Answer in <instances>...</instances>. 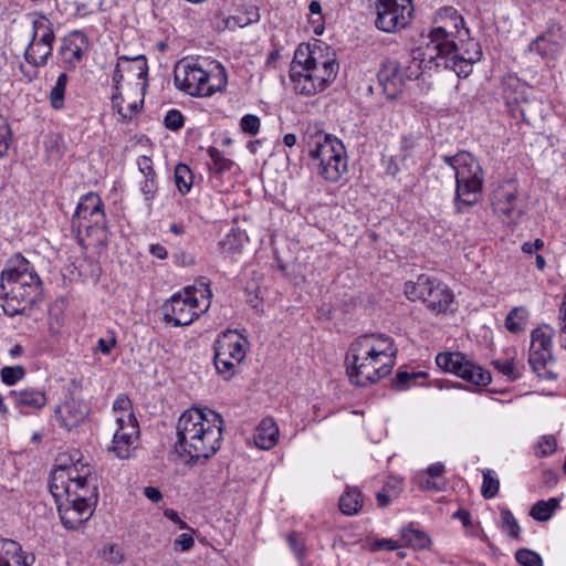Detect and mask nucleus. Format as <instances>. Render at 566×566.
Instances as JSON below:
<instances>
[{"label": "nucleus", "mask_w": 566, "mask_h": 566, "mask_svg": "<svg viewBox=\"0 0 566 566\" xmlns=\"http://www.w3.org/2000/svg\"><path fill=\"white\" fill-rule=\"evenodd\" d=\"M515 558L522 566H543L541 556L527 548H521L516 552Z\"/></svg>", "instance_id": "obj_46"}, {"label": "nucleus", "mask_w": 566, "mask_h": 566, "mask_svg": "<svg viewBox=\"0 0 566 566\" xmlns=\"http://www.w3.org/2000/svg\"><path fill=\"white\" fill-rule=\"evenodd\" d=\"M418 377H427V373L418 371V373H408V371H398L394 384L398 390H403L409 387L410 381L415 380Z\"/></svg>", "instance_id": "obj_48"}, {"label": "nucleus", "mask_w": 566, "mask_h": 566, "mask_svg": "<svg viewBox=\"0 0 566 566\" xmlns=\"http://www.w3.org/2000/svg\"><path fill=\"white\" fill-rule=\"evenodd\" d=\"M53 43L51 41L30 39L25 50L24 60L34 67H43L52 54Z\"/></svg>", "instance_id": "obj_26"}, {"label": "nucleus", "mask_w": 566, "mask_h": 566, "mask_svg": "<svg viewBox=\"0 0 566 566\" xmlns=\"http://www.w3.org/2000/svg\"><path fill=\"white\" fill-rule=\"evenodd\" d=\"M25 368L21 365L6 366L0 370V378L7 386H13L25 377Z\"/></svg>", "instance_id": "obj_42"}, {"label": "nucleus", "mask_w": 566, "mask_h": 566, "mask_svg": "<svg viewBox=\"0 0 566 566\" xmlns=\"http://www.w3.org/2000/svg\"><path fill=\"white\" fill-rule=\"evenodd\" d=\"M48 485L66 530H78L92 516L98 501V478L91 461L75 451L59 460Z\"/></svg>", "instance_id": "obj_1"}, {"label": "nucleus", "mask_w": 566, "mask_h": 566, "mask_svg": "<svg viewBox=\"0 0 566 566\" xmlns=\"http://www.w3.org/2000/svg\"><path fill=\"white\" fill-rule=\"evenodd\" d=\"M139 427H118L113 436V451L119 459H129L138 447Z\"/></svg>", "instance_id": "obj_20"}, {"label": "nucleus", "mask_w": 566, "mask_h": 566, "mask_svg": "<svg viewBox=\"0 0 566 566\" xmlns=\"http://www.w3.org/2000/svg\"><path fill=\"white\" fill-rule=\"evenodd\" d=\"M527 50L530 53H536L543 59L555 57L559 54L562 45L556 34L549 30L533 40Z\"/></svg>", "instance_id": "obj_27"}, {"label": "nucleus", "mask_w": 566, "mask_h": 566, "mask_svg": "<svg viewBox=\"0 0 566 566\" xmlns=\"http://www.w3.org/2000/svg\"><path fill=\"white\" fill-rule=\"evenodd\" d=\"M554 328L549 325H542L531 333L528 350V364L537 378L543 380H556L558 374L554 366L556 359L553 355Z\"/></svg>", "instance_id": "obj_12"}, {"label": "nucleus", "mask_w": 566, "mask_h": 566, "mask_svg": "<svg viewBox=\"0 0 566 566\" xmlns=\"http://www.w3.org/2000/svg\"><path fill=\"white\" fill-rule=\"evenodd\" d=\"M139 185L140 191L145 197V201L147 202V206L150 207L158 189L156 179L155 177H147L144 178Z\"/></svg>", "instance_id": "obj_50"}, {"label": "nucleus", "mask_w": 566, "mask_h": 566, "mask_svg": "<svg viewBox=\"0 0 566 566\" xmlns=\"http://www.w3.org/2000/svg\"><path fill=\"white\" fill-rule=\"evenodd\" d=\"M132 62L134 64V70L136 71V75L138 78H144L147 75L148 66H147V60L144 55H137L135 57H128L126 55L119 56L118 63L115 66L114 73H113V83L115 86V90H118V84L123 81V73L120 70L122 63H129Z\"/></svg>", "instance_id": "obj_31"}, {"label": "nucleus", "mask_w": 566, "mask_h": 566, "mask_svg": "<svg viewBox=\"0 0 566 566\" xmlns=\"http://www.w3.org/2000/svg\"><path fill=\"white\" fill-rule=\"evenodd\" d=\"M436 364L443 371L453 374L476 386H486L492 379L489 370L460 352L440 353L436 357Z\"/></svg>", "instance_id": "obj_15"}, {"label": "nucleus", "mask_w": 566, "mask_h": 566, "mask_svg": "<svg viewBox=\"0 0 566 566\" xmlns=\"http://www.w3.org/2000/svg\"><path fill=\"white\" fill-rule=\"evenodd\" d=\"M1 290L4 293L2 310L13 317L30 308L40 297L41 280L34 266L21 254H15L1 272Z\"/></svg>", "instance_id": "obj_3"}, {"label": "nucleus", "mask_w": 566, "mask_h": 566, "mask_svg": "<svg viewBox=\"0 0 566 566\" xmlns=\"http://www.w3.org/2000/svg\"><path fill=\"white\" fill-rule=\"evenodd\" d=\"M492 365L509 381H514L522 377V371L513 358L494 359Z\"/></svg>", "instance_id": "obj_38"}, {"label": "nucleus", "mask_w": 566, "mask_h": 566, "mask_svg": "<svg viewBox=\"0 0 566 566\" xmlns=\"http://www.w3.org/2000/svg\"><path fill=\"white\" fill-rule=\"evenodd\" d=\"M422 70L421 62L415 60L412 54L406 62L386 61L378 72V81L384 94L387 98H397L409 82L420 76Z\"/></svg>", "instance_id": "obj_14"}, {"label": "nucleus", "mask_w": 566, "mask_h": 566, "mask_svg": "<svg viewBox=\"0 0 566 566\" xmlns=\"http://www.w3.org/2000/svg\"><path fill=\"white\" fill-rule=\"evenodd\" d=\"M222 252L226 254H235L242 248L241 235L235 231L228 233L220 242Z\"/></svg>", "instance_id": "obj_44"}, {"label": "nucleus", "mask_w": 566, "mask_h": 566, "mask_svg": "<svg viewBox=\"0 0 566 566\" xmlns=\"http://www.w3.org/2000/svg\"><path fill=\"white\" fill-rule=\"evenodd\" d=\"M381 166L385 172L389 176H396L400 171V167L396 158L391 155H382Z\"/></svg>", "instance_id": "obj_57"}, {"label": "nucleus", "mask_w": 566, "mask_h": 566, "mask_svg": "<svg viewBox=\"0 0 566 566\" xmlns=\"http://www.w3.org/2000/svg\"><path fill=\"white\" fill-rule=\"evenodd\" d=\"M528 312L525 307H514L505 318V327L511 333H521L525 329Z\"/></svg>", "instance_id": "obj_35"}, {"label": "nucleus", "mask_w": 566, "mask_h": 566, "mask_svg": "<svg viewBox=\"0 0 566 566\" xmlns=\"http://www.w3.org/2000/svg\"><path fill=\"white\" fill-rule=\"evenodd\" d=\"M212 292L206 282H197L175 293L163 305L164 318L174 326H188L211 305Z\"/></svg>", "instance_id": "obj_6"}, {"label": "nucleus", "mask_w": 566, "mask_h": 566, "mask_svg": "<svg viewBox=\"0 0 566 566\" xmlns=\"http://www.w3.org/2000/svg\"><path fill=\"white\" fill-rule=\"evenodd\" d=\"M308 65H302L295 62V57L291 67V80L293 88L297 94L313 96L324 91L323 86H317L318 80H315L314 73L310 71Z\"/></svg>", "instance_id": "obj_19"}, {"label": "nucleus", "mask_w": 566, "mask_h": 566, "mask_svg": "<svg viewBox=\"0 0 566 566\" xmlns=\"http://www.w3.org/2000/svg\"><path fill=\"white\" fill-rule=\"evenodd\" d=\"M494 211L504 217H510L516 208L517 187L513 182H504L495 188L491 196Z\"/></svg>", "instance_id": "obj_21"}, {"label": "nucleus", "mask_w": 566, "mask_h": 566, "mask_svg": "<svg viewBox=\"0 0 566 566\" xmlns=\"http://www.w3.org/2000/svg\"><path fill=\"white\" fill-rule=\"evenodd\" d=\"M444 470V464L441 462H437L428 467L427 475L436 480H443L441 475L443 474Z\"/></svg>", "instance_id": "obj_64"}, {"label": "nucleus", "mask_w": 566, "mask_h": 566, "mask_svg": "<svg viewBox=\"0 0 566 566\" xmlns=\"http://www.w3.org/2000/svg\"><path fill=\"white\" fill-rule=\"evenodd\" d=\"M363 495L356 488H347L339 497V510L343 514L352 516L357 514L363 507Z\"/></svg>", "instance_id": "obj_32"}, {"label": "nucleus", "mask_w": 566, "mask_h": 566, "mask_svg": "<svg viewBox=\"0 0 566 566\" xmlns=\"http://www.w3.org/2000/svg\"><path fill=\"white\" fill-rule=\"evenodd\" d=\"M434 23L437 27H444L453 34L452 36L462 40L463 36L469 35V29L464 27V19L453 7H446L437 13Z\"/></svg>", "instance_id": "obj_25"}, {"label": "nucleus", "mask_w": 566, "mask_h": 566, "mask_svg": "<svg viewBox=\"0 0 566 566\" xmlns=\"http://www.w3.org/2000/svg\"><path fill=\"white\" fill-rule=\"evenodd\" d=\"M444 27H433L427 36L423 48L412 50L415 60L421 62L423 69L451 70L453 53L457 49V38Z\"/></svg>", "instance_id": "obj_9"}, {"label": "nucleus", "mask_w": 566, "mask_h": 566, "mask_svg": "<svg viewBox=\"0 0 566 566\" xmlns=\"http://www.w3.org/2000/svg\"><path fill=\"white\" fill-rule=\"evenodd\" d=\"M9 398L12 403L22 411L40 410L48 402L45 392L39 389L11 390Z\"/></svg>", "instance_id": "obj_23"}, {"label": "nucleus", "mask_w": 566, "mask_h": 566, "mask_svg": "<svg viewBox=\"0 0 566 566\" xmlns=\"http://www.w3.org/2000/svg\"><path fill=\"white\" fill-rule=\"evenodd\" d=\"M501 522L502 530L514 539H518L521 536V526L509 509L501 510Z\"/></svg>", "instance_id": "obj_41"}, {"label": "nucleus", "mask_w": 566, "mask_h": 566, "mask_svg": "<svg viewBox=\"0 0 566 566\" xmlns=\"http://www.w3.org/2000/svg\"><path fill=\"white\" fill-rule=\"evenodd\" d=\"M12 142V132L10 125L0 118V157L7 155Z\"/></svg>", "instance_id": "obj_49"}, {"label": "nucleus", "mask_w": 566, "mask_h": 566, "mask_svg": "<svg viewBox=\"0 0 566 566\" xmlns=\"http://www.w3.org/2000/svg\"><path fill=\"white\" fill-rule=\"evenodd\" d=\"M258 20L259 13L256 11H251L243 15H230L224 20V22L228 29L234 30L237 28H244Z\"/></svg>", "instance_id": "obj_43"}, {"label": "nucleus", "mask_w": 566, "mask_h": 566, "mask_svg": "<svg viewBox=\"0 0 566 566\" xmlns=\"http://www.w3.org/2000/svg\"><path fill=\"white\" fill-rule=\"evenodd\" d=\"M405 294L409 301H421L436 313H446L454 301L453 293L444 283L427 274L418 275L416 281H407Z\"/></svg>", "instance_id": "obj_11"}, {"label": "nucleus", "mask_w": 566, "mask_h": 566, "mask_svg": "<svg viewBox=\"0 0 566 566\" xmlns=\"http://www.w3.org/2000/svg\"><path fill=\"white\" fill-rule=\"evenodd\" d=\"M419 485L423 490L443 491L447 483L444 480H436L426 474L420 478Z\"/></svg>", "instance_id": "obj_55"}, {"label": "nucleus", "mask_w": 566, "mask_h": 566, "mask_svg": "<svg viewBox=\"0 0 566 566\" xmlns=\"http://www.w3.org/2000/svg\"><path fill=\"white\" fill-rule=\"evenodd\" d=\"M165 126L170 130H179L184 124V116L178 109H170L167 112L165 119Z\"/></svg>", "instance_id": "obj_53"}, {"label": "nucleus", "mask_w": 566, "mask_h": 566, "mask_svg": "<svg viewBox=\"0 0 566 566\" xmlns=\"http://www.w3.org/2000/svg\"><path fill=\"white\" fill-rule=\"evenodd\" d=\"M67 82H69L67 74L61 73L57 76L56 82L50 92V95H49L50 105L55 111H61L64 108V98H65Z\"/></svg>", "instance_id": "obj_34"}, {"label": "nucleus", "mask_w": 566, "mask_h": 566, "mask_svg": "<svg viewBox=\"0 0 566 566\" xmlns=\"http://www.w3.org/2000/svg\"><path fill=\"white\" fill-rule=\"evenodd\" d=\"M301 143L311 159L317 161V175L328 182H337L348 170V159L343 142L324 132L318 123L302 127Z\"/></svg>", "instance_id": "obj_4"}, {"label": "nucleus", "mask_w": 566, "mask_h": 566, "mask_svg": "<svg viewBox=\"0 0 566 566\" xmlns=\"http://www.w3.org/2000/svg\"><path fill=\"white\" fill-rule=\"evenodd\" d=\"M295 62L308 65L315 80H318L317 86H323L324 90L335 80L338 72V63L334 59L325 56L322 50L311 49L308 45H300L296 49Z\"/></svg>", "instance_id": "obj_17"}, {"label": "nucleus", "mask_w": 566, "mask_h": 566, "mask_svg": "<svg viewBox=\"0 0 566 566\" xmlns=\"http://www.w3.org/2000/svg\"><path fill=\"white\" fill-rule=\"evenodd\" d=\"M164 515L174 522L180 530H190L189 525L179 517L178 513L172 509H166L164 511ZM191 532L193 533L195 530L191 528Z\"/></svg>", "instance_id": "obj_62"}, {"label": "nucleus", "mask_w": 566, "mask_h": 566, "mask_svg": "<svg viewBox=\"0 0 566 566\" xmlns=\"http://www.w3.org/2000/svg\"><path fill=\"white\" fill-rule=\"evenodd\" d=\"M223 423L222 416L209 408L191 407L179 417V424Z\"/></svg>", "instance_id": "obj_28"}, {"label": "nucleus", "mask_w": 566, "mask_h": 566, "mask_svg": "<svg viewBox=\"0 0 566 566\" xmlns=\"http://www.w3.org/2000/svg\"><path fill=\"white\" fill-rule=\"evenodd\" d=\"M500 481L495 472L485 469L483 470V482L481 488V494L484 499H493L499 493Z\"/></svg>", "instance_id": "obj_40"}, {"label": "nucleus", "mask_w": 566, "mask_h": 566, "mask_svg": "<svg viewBox=\"0 0 566 566\" xmlns=\"http://www.w3.org/2000/svg\"><path fill=\"white\" fill-rule=\"evenodd\" d=\"M103 555L105 558L113 563H120L123 560V555L117 549L115 545L107 544L103 548Z\"/></svg>", "instance_id": "obj_59"}, {"label": "nucleus", "mask_w": 566, "mask_h": 566, "mask_svg": "<svg viewBox=\"0 0 566 566\" xmlns=\"http://www.w3.org/2000/svg\"><path fill=\"white\" fill-rule=\"evenodd\" d=\"M544 247L542 239H535L533 242H524L521 247L522 251L526 254H533Z\"/></svg>", "instance_id": "obj_63"}, {"label": "nucleus", "mask_w": 566, "mask_h": 566, "mask_svg": "<svg viewBox=\"0 0 566 566\" xmlns=\"http://www.w3.org/2000/svg\"><path fill=\"white\" fill-rule=\"evenodd\" d=\"M412 11L411 0H378L375 25L387 33L399 32L410 23Z\"/></svg>", "instance_id": "obj_16"}, {"label": "nucleus", "mask_w": 566, "mask_h": 566, "mask_svg": "<svg viewBox=\"0 0 566 566\" xmlns=\"http://www.w3.org/2000/svg\"><path fill=\"white\" fill-rule=\"evenodd\" d=\"M249 340L239 332L228 329L214 342V366L223 379H231L247 355Z\"/></svg>", "instance_id": "obj_13"}, {"label": "nucleus", "mask_w": 566, "mask_h": 566, "mask_svg": "<svg viewBox=\"0 0 566 566\" xmlns=\"http://www.w3.org/2000/svg\"><path fill=\"white\" fill-rule=\"evenodd\" d=\"M557 443L554 436H543L536 444L535 454L539 458L548 457L556 450Z\"/></svg>", "instance_id": "obj_47"}, {"label": "nucleus", "mask_w": 566, "mask_h": 566, "mask_svg": "<svg viewBox=\"0 0 566 566\" xmlns=\"http://www.w3.org/2000/svg\"><path fill=\"white\" fill-rule=\"evenodd\" d=\"M260 118L253 114L244 115L240 120V128L249 135H256L260 130Z\"/></svg>", "instance_id": "obj_52"}, {"label": "nucleus", "mask_w": 566, "mask_h": 566, "mask_svg": "<svg viewBox=\"0 0 566 566\" xmlns=\"http://www.w3.org/2000/svg\"><path fill=\"white\" fill-rule=\"evenodd\" d=\"M252 439L255 447L269 450L277 443L279 427H256Z\"/></svg>", "instance_id": "obj_33"}, {"label": "nucleus", "mask_w": 566, "mask_h": 566, "mask_svg": "<svg viewBox=\"0 0 566 566\" xmlns=\"http://www.w3.org/2000/svg\"><path fill=\"white\" fill-rule=\"evenodd\" d=\"M137 166H138V170L144 176V178L156 177L155 170L153 167V161L148 156L138 157Z\"/></svg>", "instance_id": "obj_58"}, {"label": "nucleus", "mask_w": 566, "mask_h": 566, "mask_svg": "<svg viewBox=\"0 0 566 566\" xmlns=\"http://www.w3.org/2000/svg\"><path fill=\"white\" fill-rule=\"evenodd\" d=\"M416 147V139L413 137H402L400 143L401 157L406 160L411 156L413 148Z\"/></svg>", "instance_id": "obj_61"}, {"label": "nucleus", "mask_w": 566, "mask_h": 566, "mask_svg": "<svg viewBox=\"0 0 566 566\" xmlns=\"http://www.w3.org/2000/svg\"><path fill=\"white\" fill-rule=\"evenodd\" d=\"M208 155L212 160V165L210 166L211 172L222 174L224 171H229L234 165L231 159L226 158L216 147H210L208 149Z\"/></svg>", "instance_id": "obj_39"}, {"label": "nucleus", "mask_w": 566, "mask_h": 566, "mask_svg": "<svg viewBox=\"0 0 566 566\" xmlns=\"http://www.w3.org/2000/svg\"><path fill=\"white\" fill-rule=\"evenodd\" d=\"M482 48L470 34L457 40V49L453 53L451 70L459 77H468L472 73L473 64L482 59Z\"/></svg>", "instance_id": "obj_18"}, {"label": "nucleus", "mask_w": 566, "mask_h": 566, "mask_svg": "<svg viewBox=\"0 0 566 566\" xmlns=\"http://www.w3.org/2000/svg\"><path fill=\"white\" fill-rule=\"evenodd\" d=\"M87 36L81 31H74L70 33L62 48V55L64 62L71 67H75L84 55V51L87 46Z\"/></svg>", "instance_id": "obj_24"}, {"label": "nucleus", "mask_w": 566, "mask_h": 566, "mask_svg": "<svg viewBox=\"0 0 566 566\" xmlns=\"http://www.w3.org/2000/svg\"><path fill=\"white\" fill-rule=\"evenodd\" d=\"M72 229L81 241L93 238L101 242L105 237V213L103 202L95 192L82 196L72 217Z\"/></svg>", "instance_id": "obj_10"}, {"label": "nucleus", "mask_w": 566, "mask_h": 566, "mask_svg": "<svg viewBox=\"0 0 566 566\" xmlns=\"http://www.w3.org/2000/svg\"><path fill=\"white\" fill-rule=\"evenodd\" d=\"M402 537L409 545L420 548L426 547L430 542L426 533L413 528L406 530Z\"/></svg>", "instance_id": "obj_45"}, {"label": "nucleus", "mask_w": 566, "mask_h": 566, "mask_svg": "<svg viewBox=\"0 0 566 566\" xmlns=\"http://www.w3.org/2000/svg\"><path fill=\"white\" fill-rule=\"evenodd\" d=\"M195 545V538L192 534L189 533H182L179 536H177L174 541V548L177 552H188L190 551Z\"/></svg>", "instance_id": "obj_54"}, {"label": "nucleus", "mask_w": 566, "mask_h": 566, "mask_svg": "<svg viewBox=\"0 0 566 566\" xmlns=\"http://www.w3.org/2000/svg\"><path fill=\"white\" fill-rule=\"evenodd\" d=\"M175 450L185 464L206 461L220 448L222 427H178Z\"/></svg>", "instance_id": "obj_7"}, {"label": "nucleus", "mask_w": 566, "mask_h": 566, "mask_svg": "<svg viewBox=\"0 0 566 566\" xmlns=\"http://www.w3.org/2000/svg\"><path fill=\"white\" fill-rule=\"evenodd\" d=\"M113 411L116 424H137L132 401L125 394H119L116 397L113 403Z\"/></svg>", "instance_id": "obj_30"}, {"label": "nucleus", "mask_w": 566, "mask_h": 566, "mask_svg": "<svg viewBox=\"0 0 566 566\" xmlns=\"http://www.w3.org/2000/svg\"><path fill=\"white\" fill-rule=\"evenodd\" d=\"M28 18L31 21L32 31L31 38L33 40H42L45 41H55V34L53 31V24L43 13L41 12H32L28 14Z\"/></svg>", "instance_id": "obj_29"}, {"label": "nucleus", "mask_w": 566, "mask_h": 566, "mask_svg": "<svg viewBox=\"0 0 566 566\" xmlns=\"http://www.w3.org/2000/svg\"><path fill=\"white\" fill-rule=\"evenodd\" d=\"M397 548H399V544L392 539H377L371 543V549L375 552L381 549L395 551Z\"/></svg>", "instance_id": "obj_60"}, {"label": "nucleus", "mask_w": 566, "mask_h": 566, "mask_svg": "<svg viewBox=\"0 0 566 566\" xmlns=\"http://www.w3.org/2000/svg\"><path fill=\"white\" fill-rule=\"evenodd\" d=\"M175 184L181 195L190 191L193 184V175L185 164H178L175 168Z\"/></svg>", "instance_id": "obj_37"}, {"label": "nucleus", "mask_w": 566, "mask_h": 566, "mask_svg": "<svg viewBox=\"0 0 566 566\" xmlns=\"http://www.w3.org/2000/svg\"><path fill=\"white\" fill-rule=\"evenodd\" d=\"M442 159L454 174L457 206L475 205L483 188V171L476 158L470 153L461 151L454 156H443Z\"/></svg>", "instance_id": "obj_8"}, {"label": "nucleus", "mask_w": 566, "mask_h": 566, "mask_svg": "<svg viewBox=\"0 0 566 566\" xmlns=\"http://www.w3.org/2000/svg\"><path fill=\"white\" fill-rule=\"evenodd\" d=\"M287 543L298 560L304 557V544L296 533L287 535Z\"/></svg>", "instance_id": "obj_56"}, {"label": "nucleus", "mask_w": 566, "mask_h": 566, "mask_svg": "<svg viewBox=\"0 0 566 566\" xmlns=\"http://www.w3.org/2000/svg\"><path fill=\"white\" fill-rule=\"evenodd\" d=\"M206 69L199 61L180 60L174 70L176 87L197 97L211 96L227 85L226 69L217 62H210Z\"/></svg>", "instance_id": "obj_5"}, {"label": "nucleus", "mask_w": 566, "mask_h": 566, "mask_svg": "<svg viewBox=\"0 0 566 566\" xmlns=\"http://www.w3.org/2000/svg\"><path fill=\"white\" fill-rule=\"evenodd\" d=\"M33 562L34 556L22 552L18 542L0 538V566H31Z\"/></svg>", "instance_id": "obj_22"}, {"label": "nucleus", "mask_w": 566, "mask_h": 566, "mask_svg": "<svg viewBox=\"0 0 566 566\" xmlns=\"http://www.w3.org/2000/svg\"><path fill=\"white\" fill-rule=\"evenodd\" d=\"M397 348L384 334H365L352 343L346 360L347 375L356 386H367L391 373Z\"/></svg>", "instance_id": "obj_2"}, {"label": "nucleus", "mask_w": 566, "mask_h": 566, "mask_svg": "<svg viewBox=\"0 0 566 566\" xmlns=\"http://www.w3.org/2000/svg\"><path fill=\"white\" fill-rule=\"evenodd\" d=\"M558 507V500L555 497L549 499L548 501H538L536 502L530 512V515L539 522H545L551 518L554 511Z\"/></svg>", "instance_id": "obj_36"}, {"label": "nucleus", "mask_w": 566, "mask_h": 566, "mask_svg": "<svg viewBox=\"0 0 566 566\" xmlns=\"http://www.w3.org/2000/svg\"><path fill=\"white\" fill-rule=\"evenodd\" d=\"M66 408L67 412L71 416V420L74 422H80L83 420V412L76 410L71 403L66 402L65 405L56 406L54 409V415L57 421L65 422L67 418L63 415V409Z\"/></svg>", "instance_id": "obj_51"}]
</instances>
